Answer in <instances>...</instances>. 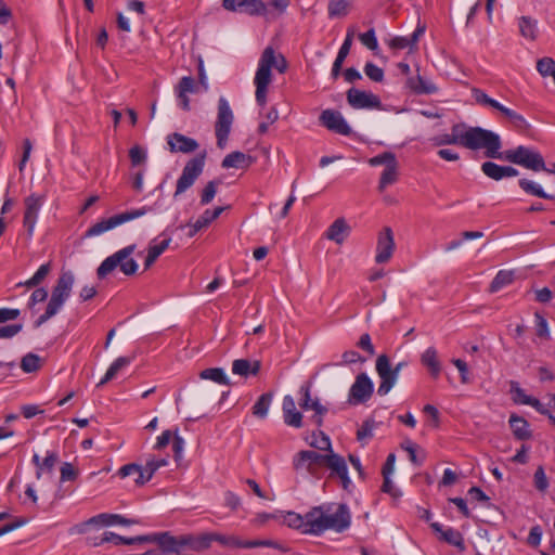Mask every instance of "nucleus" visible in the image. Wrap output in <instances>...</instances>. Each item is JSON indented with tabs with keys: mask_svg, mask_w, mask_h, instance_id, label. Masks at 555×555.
<instances>
[{
	"mask_svg": "<svg viewBox=\"0 0 555 555\" xmlns=\"http://www.w3.org/2000/svg\"><path fill=\"white\" fill-rule=\"evenodd\" d=\"M494 139L491 130L461 122L453 125L450 133L434 135L429 141L434 146L457 144L472 151L482 150L485 153L487 147H492V140Z\"/></svg>",
	"mask_w": 555,
	"mask_h": 555,
	"instance_id": "1",
	"label": "nucleus"
},
{
	"mask_svg": "<svg viewBox=\"0 0 555 555\" xmlns=\"http://www.w3.org/2000/svg\"><path fill=\"white\" fill-rule=\"evenodd\" d=\"M310 534L320 535L327 530L344 532L351 525L349 507L343 503L314 506L308 512Z\"/></svg>",
	"mask_w": 555,
	"mask_h": 555,
	"instance_id": "2",
	"label": "nucleus"
},
{
	"mask_svg": "<svg viewBox=\"0 0 555 555\" xmlns=\"http://www.w3.org/2000/svg\"><path fill=\"white\" fill-rule=\"evenodd\" d=\"M491 134L495 139L492 140V147L486 149L485 156L487 158L505 160L521 166L526 169L532 170L534 172H547L548 168L545 165L544 158L537 149L526 145H518L515 149L501 152V137L493 131H491Z\"/></svg>",
	"mask_w": 555,
	"mask_h": 555,
	"instance_id": "3",
	"label": "nucleus"
},
{
	"mask_svg": "<svg viewBox=\"0 0 555 555\" xmlns=\"http://www.w3.org/2000/svg\"><path fill=\"white\" fill-rule=\"evenodd\" d=\"M275 68L279 73L284 74L287 69V62L281 53H276L272 47H267L259 61L255 74L254 83L256 87L255 99L259 106L264 107L267 104V93L269 85L272 81L271 69Z\"/></svg>",
	"mask_w": 555,
	"mask_h": 555,
	"instance_id": "4",
	"label": "nucleus"
},
{
	"mask_svg": "<svg viewBox=\"0 0 555 555\" xmlns=\"http://www.w3.org/2000/svg\"><path fill=\"white\" fill-rule=\"evenodd\" d=\"M75 284V275L72 271H62L52 287L51 296L46 307V311L35 322V327L41 326L51 318L56 315L70 297L73 286Z\"/></svg>",
	"mask_w": 555,
	"mask_h": 555,
	"instance_id": "5",
	"label": "nucleus"
},
{
	"mask_svg": "<svg viewBox=\"0 0 555 555\" xmlns=\"http://www.w3.org/2000/svg\"><path fill=\"white\" fill-rule=\"evenodd\" d=\"M135 248L137 245L131 244L106 257L96 269L98 278L104 279L117 268L127 276L134 275L139 270V263L132 257Z\"/></svg>",
	"mask_w": 555,
	"mask_h": 555,
	"instance_id": "6",
	"label": "nucleus"
},
{
	"mask_svg": "<svg viewBox=\"0 0 555 555\" xmlns=\"http://www.w3.org/2000/svg\"><path fill=\"white\" fill-rule=\"evenodd\" d=\"M152 211V207L143 206L140 208L127 210L117 215H114L107 219H102L99 222L91 225L85 233V237H93L103 234L106 231L115 229L126 222L141 218Z\"/></svg>",
	"mask_w": 555,
	"mask_h": 555,
	"instance_id": "7",
	"label": "nucleus"
},
{
	"mask_svg": "<svg viewBox=\"0 0 555 555\" xmlns=\"http://www.w3.org/2000/svg\"><path fill=\"white\" fill-rule=\"evenodd\" d=\"M233 121L234 114L228 100L224 96H220L218 100V112L215 122V134L218 147H225Z\"/></svg>",
	"mask_w": 555,
	"mask_h": 555,
	"instance_id": "8",
	"label": "nucleus"
},
{
	"mask_svg": "<svg viewBox=\"0 0 555 555\" xmlns=\"http://www.w3.org/2000/svg\"><path fill=\"white\" fill-rule=\"evenodd\" d=\"M325 454L312 450H302L293 457V467L297 473H306L314 478H321Z\"/></svg>",
	"mask_w": 555,
	"mask_h": 555,
	"instance_id": "9",
	"label": "nucleus"
},
{
	"mask_svg": "<svg viewBox=\"0 0 555 555\" xmlns=\"http://www.w3.org/2000/svg\"><path fill=\"white\" fill-rule=\"evenodd\" d=\"M206 160V151L201 152L195 157L191 158L182 169V173L177 180L175 197L184 193L190 189L196 179L202 175Z\"/></svg>",
	"mask_w": 555,
	"mask_h": 555,
	"instance_id": "10",
	"label": "nucleus"
},
{
	"mask_svg": "<svg viewBox=\"0 0 555 555\" xmlns=\"http://www.w3.org/2000/svg\"><path fill=\"white\" fill-rule=\"evenodd\" d=\"M209 546L212 542H218L229 548H253L256 546H268L272 547L278 552H286V548L278 542L270 540H241L235 535H223L219 533L208 532Z\"/></svg>",
	"mask_w": 555,
	"mask_h": 555,
	"instance_id": "11",
	"label": "nucleus"
},
{
	"mask_svg": "<svg viewBox=\"0 0 555 555\" xmlns=\"http://www.w3.org/2000/svg\"><path fill=\"white\" fill-rule=\"evenodd\" d=\"M404 366L403 362H400L396 367H391L390 361L386 354H380L376 360V372L380 378V383L377 389L379 396L387 395L390 389L395 386L400 370Z\"/></svg>",
	"mask_w": 555,
	"mask_h": 555,
	"instance_id": "12",
	"label": "nucleus"
},
{
	"mask_svg": "<svg viewBox=\"0 0 555 555\" xmlns=\"http://www.w3.org/2000/svg\"><path fill=\"white\" fill-rule=\"evenodd\" d=\"M299 392L301 393V398L299 400V406L307 411L313 410L314 414L310 417L312 424H314L318 428L323 425V416L327 413V409L321 404L318 398H311V386L304 385L300 387Z\"/></svg>",
	"mask_w": 555,
	"mask_h": 555,
	"instance_id": "13",
	"label": "nucleus"
},
{
	"mask_svg": "<svg viewBox=\"0 0 555 555\" xmlns=\"http://www.w3.org/2000/svg\"><path fill=\"white\" fill-rule=\"evenodd\" d=\"M324 466L331 470V477L339 478L343 488L345 490H349L352 482L348 474L346 460L341 455L335 453L334 451L325 453Z\"/></svg>",
	"mask_w": 555,
	"mask_h": 555,
	"instance_id": "14",
	"label": "nucleus"
},
{
	"mask_svg": "<svg viewBox=\"0 0 555 555\" xmlns=\"http://www.w3.org/2000/svg\"><path fill=\"white\" fill-rule=\"evenodd\" d=\"M347 102L356 109L382 108V101L376 94L356 88H351L347 91Z\"/></svg>",
	"mask_w": 555,
	"mask_h": 555,
	"instance_id": "15",
	"label": "nucleus"
},
{
	"mask_svg": "<svg viewBox=\"0 0 555 555\" xmlns=\"http://www.w3.org/2000/svg\"><path fill=\"white\" fill-rule=\"evenodd\" d=\"M44 197L37 194H30L24 201L25 211L23 223L27 229V233L29 236L34 234V230L38 220L39 211L43 205Z\"/></svg>",
	"mask_w": 555,
	"mask_h": 555,
	"instance_id": "16",
	"label": "nucleus"
},
{
	"mask_svg": "<svg viewBox=\"0 0 555 555\" xmlns=\"http://www.w3.org/2000/svg\"><path fill=\"white\" fill-rule=\"evenodd\" d=\"M321 124L330 131L341 135H349L351 128L341 115L340 112L335 109H324L320 115Z\"/></svg>",
	"mask_w": 555,
	"mask_h": 555,
	"instance_id": "17",
	"label": "nucleus"
},
{
	"mask_svg": "<svg viewBox=\"0 0 555 555\" xmlns=\"http://www.w3.org/2000/svg\"><path fill=\"white\" fill-rule=\"evenodd\" d=\"M222 5L228 11L248 15H262L267 10V5L262 0H223Z\"/></svg>",
	"mask_w": 555,
	"mask_h": 555,
	"instance_id": "18",
	"label": "nucleus"
},
{
	"mask_svg": "<svg viewBox=\"0 0 555 555\" xmlns=\"http://www.w3.org/2000/svg\"><path fill=\"white\" fill-rule=\"evenodd\" d=\"M374 385L371 378L361 373L356 377L349 390V401L352 403L365 402L373 393Z\"/></svg>",
	"mask_w": 555,
	"mask_h": 555,
	"instance_id": "19",
	"label": "nucleus"
},
{
	"mask_svg": "<svg viewBox=\"0 0 555 555\" xmlns=\"http://www.w3.org/2000/svg\"><path fill=\"white\" fill-rule=\"evenodd\" d=\"M395 238L393 233L390 228H385L377 237L376 245V255L375 261L376 263H386L392 257L395 250Z\"/></svg>",
	"mask_w": 555,
	"mask_h": 555,
	"instance_id": "20",
	"label": "nucleus"
},
{
	"mask_svg": "<svg viewBox=\"0 0 555 555\" xmlns=\"http://www.w3.org/2000/svg\"><path fill=\"white\" fill-rule=\"evenodd\" d=\"M198 86L195 81V79L191 76H184L180 79L179 83L175 88V92L178 99L179 106L183 111H190V99L189 93H196L198 92Z\"/></svg>",
	"mask_w": 555,
	"mask_h": 555,
	"instance_id": "21",
	"label": "nucleus"
},
{
	"mask_svg": "<svg viewBox=\"0 0 555 555\" xmlns=\"http://www.w3.org/2000/svg\"><path fill=\"white\" fill-rule=\"evenodd\" d=\"M139 524V520L137 519H130L126 518L122 515L119 514H109V513H102L99 515H95L87 520L86 525H94L100 527H111V526H131Z\"/></svg>",
	"mask_w": 555,
	"mask_h": 555,
	"instance_id": "22",
	"label": "nucleus"
},
{
	"mask_svg": "<svg viewBox=\"0 0 555 555\" xmlns=\"http://www.w3.org/2000/svg\"><path fill=\"white\" fill-rule=\"evenodd\" d=\"M143 542H155L166 553H179L181 551L180 535L173 537L169 532L155 533L151 535H141Z\"/></svg>",
	"mask_w": 555,
	"mask_h": 555,
	"instance_id": "23",
	"label": "nucleus"
},
{
	"mask_svg": "<svg viewBox=\"0 0 555 555\" xmlns=\"http://www.w3.org/2000/svg\"><path fill=\"white\" fill-rule=\"evenodd\" d=\"M167 144L171 153H192L197 150L198 143L195 139L175 132L167 137Z\"/></svg>",
	"mask_w": 555,
	"mask_h": 555,
	"instance_id": "24",
	"label": "nucleus"
},
{
	"mask_svg": "<svg viewBox=\"0 0 555 555\" xmlns=\"http://www.w3.org/2000/svg\"><path fill=\"white\" fill-rule=\"evenodd\" d=\"M283 420L287 426L294 428L302 427V414L297 410L294 398L286 395L282 402Z\"/></svg>",
	"mask_w": 555,
	"mask_h": 555,
	"instance_id": "25",
	"label": "nucleus"
},
{
	"mask_svg": "<svg viewBox=\"0 0 555 555\" xmlns=\"http://www.w3.org/2000/svg\"><path fill=\"white\" fill-rule=\"evenodd\" d=\"M481 171L485 176L494 181L517 177L519 175V171L515 167L501 166L490 160L481 164Z\"/></svg>",
	"mask_w": 555,
	"mask_h": 555,
	"instance_id": "26",
	"label": "nucleus"
},
{
	"mask_svg": "<svg viewBox=\"0 0 555 555\" xmlns=\"http://www.w3.org/2000/svg\"><path fill=\"white\" fill-rule=\"evenodd\" d=\"M225 209V207H216L214 209H206L194 222H189L186 227L190 229L188 236L193 237L202 229L207 228L214 220H216Z\"/></svg>",
	"mask_w": 555,
	"mask_h": 555,
	"instance_id": "27",
	"label": "nucleus"
},
{
	"mask_svg": "<svg viewBox=\"0 0 555 555\" xmlns=\"http://www.w3.org/2000/svg\"><path fill=\"white\" fill-rule=\"evenodd\" d=\"M181 550H190L193 552H203L209 548L208 532L198 534H182L180 535Z\"/></svg>",
	"mask_w": 555,
	"mask_h": 555,
	"instance_id": "28",
	"label": "nucleus"
},
{
	"mask_svg": "<svg viewBox=\"0 0 555 555\" xmlns=\"http://www.w3.org/2000/svg\"><path fill=\"white\" fill-rule=\"evenodd\" d=\"M164 238L158 241L154 238L150 242L147 247V254L144 260V268L149 269L157 260V258L169 247L171 237L165 236V233L160 234Z\"/></svg>",
	"mask_w": 555,
	"mask_h": 555,
	"instance_id": "29",
	"label": "nucleus"
},
{
	"mask_svg": "<svg viewBox=\"0 0 555 555\" xmlns=\"http://www.w3.org/2000/svg\"><path fill=\"white\" fill-rule=\"evenodd\" d=\"M279 520L286 524L289 528L300 530L302 533L310 534V524L308 520V513L304 516L295 512H279Z\"/></svg>",
	"mask_w": 555,
	"mask_h": 555,
	"instance_id": "30",
	"label": "nucleus"
},
{
	"mask_svg": "<svg viewBox=\"0 0 555 555\" xmlns=\"http://www.w3.org/2000/svg\"><path fill=\"white\" fill-rule=\"evenodd\" d=\"M353 37H354V30L352 28H349L347 30V34H346V38L343 42V44L340 46L339 50H338V53H337V56L333 63V67H332V77L334 79H336L339 74H340V70H341V66H343V63L344 61L346 60V57L348 56L349 52H350V49H351V46H352V41H353Z\"/></svg>",
	"mask_w": 555,
	"mask_h": 555,
	"instance_id": "31",
	"label": "nucleus"
},
{
	"mask_svg": "<svg viewBox=\"0 0 555 555\" xmlns=\"http://www.w3.org/2000/svg\"><path fill=\"white\" fill-rule=\"evenodd\" d=\"M144 538L134 537V538H125L112 531H105L100 538H96L92 541L93 545H103L105 543L113 545H124V544H134L143 542Z\"/></svg>",
	"mask_w": 555,
	"mask_h": 555,
	"instance_id": "32",
	"label": "nucleus"
},
{
	"mask_svg": "<svg viewBox=\"0 0 555 555\" xmlns=\"http://www.w3.org/2000/svg\"><path fill=\"white\" fill-rule=\"evenodd\" d=\"M431 528L435 532L440 534V539L448 542L451 545L457 546L460 551H463V537L462 534L453 529V528H447L443 529V526L439 522H433Z\"/></svg>",
	"mask_w": 555,
	"mask_h": 555,
	"instance_id": "33",
	"label": "nucleus"
},
{
	"mask_svg": "<svg viewBox=\"0 0 555 555\" xmlns=\"http://www.w3.org/2000/svg\"><path fill=\"white\" fill-rule=\"evenodd\" d=\"M260 371L259 361H249L247 359H236L232 363V373L243 377L257 375Z\"/></svg>",
	"mask_w": 555,
	"mask_h": 555,
	"instance_id": "34",
	"label": "nucleus"
},
{
	"mask_svg": "<svg viewBox=\"0 0 555 555\" xmlns=\"http://www.w3.org/2000/svg\"><path fill=\"white\" fill-rule=\"evenodd\" d=\"M406 86L416 94H434L438 91V88L435 83L424 79L420 75L415 77H409L406 80Z\"/></svg>",
	"mask_w": 555,
	"mask_h": 555,
	"instance_id": "35",
	"label": "nucleus"
},
{
	"mask_svg": "<svg viewBox=\"0 0 555 555\" xmlns=\"http://www.w3.org/2000/svg\"><path fill=\"white\" fill-rule=\"evenodd\" d=\"M253 163V158L249 155L244 154L243 152H232L228 154L222 163L221 166L225 169L229 168H248Z\"/></svg>",
	"mask_w": 555,
	"mask_h": 555,
	"instance_id": "36",
	"label": "nucleus"
},
{
	"mask_svg": "<svg viewBox=\"0 0 555 555\" xmlns=\"http://www.w3.org/2000/svg\"><path fill=\"white\" fill-rule=\"evenodd\" d=\"M349 232V227L345 219H336L327 229L326 237L337 244H341Z\"/></svg>",
	"mask_w": 555,
	"mask_h": 555,
	"instance_id": "37",
	"label": "nucleus"
},
{
	"mask_svg": "<svg viewBox=\"0 0 555 555\" xmlns=\"http://www.w3.org/2000/svg\"><path fill=\"white\" fill-rule=\"evenodd\" d=\"M132 357H118L107 369L105 375L103 378L99 382L98 387L103 386L104 384L108 383L113 378H115L120 371L126 369L130 365L132 362Z\"/></svg>",
	"mask_w": 555,
	"mask_h": 555,
	"instance_id": "38",
	"label": "nucleus"
},
{
	"mask_svg": "<svg viewBox=\"0 0 555 555\" xmlns=\"http://www.w3.org/2000/svg\"><path fill=\"white\" fill-rule=\"evenodd\" d=\"M422 364L426 366L430 374L436 378L439 376L441 371L440 361L438 359V353L436 348L429 347L427 348L422 357H421Z\"/></svg>",
	"mask_w": 555,
	"mask_h": 555,
	"instance_id": "39",
	"label": "nucleus"
},
{
	"mask_svg": "<svg viewBox=\"0 0 555 555\" xmlns=\"http://www.w3.org/2000/svg\"><path fill=\"white\" fill-rule=\"evenodd\" d=\"M509 426L514 436L519 440H526L531 437L528 422L520 416L512 415L509 417Z\"/></svg>",
	"mask_w": 555,
	"mask_h": 555,
	"instance_id": "40",
	"label": "nucleus"
},
{
	"mask_svg": "<svg viewBox=\"0 0 555 555\" xmlns=\"http://www.w3.org/2000/svg\"><path fill=\"white\" fill-rule=\"evenodd\" d=\"M473 98L477 104L495 109L501 114L505 108L504 105H502L496 100L490 98L485 91L480 89H473Z\"/></svg>",
	"mask_w": 555,
	"mask_h": 555,
	"instance_id": "41",
	"label": "nucleus"
},
{
	"mask_svg": "<svg viewBox=\"0 0 555 555\" xmlns=\"http://www.w3.org/2000/svg\"><path fill=\"white\" fill-rule=\"evenodd\" d=\"M515 274L509 270H500L494 279L492 280L489 291L491 293H496L503 287L509 285L514 281Z\"/></svg>",
	"mask_w": 555,
	"mask_h": 555,
	"instance_id": "42",
	"label": "nucleus"
},
{
	"mask_svg": "<svg viewBox=\"0 0 555 555\" xmlns=\"http://www.w3.org/2000/svg\"><path fill=\"white\" fill-rule=\"evenodd\" d=\"M52 270L51 262H47L41 264L38 270L34 273V275L25 281L24 283H18L17 286H26L28 288H33L41 284V282L49 275Z\"/></svg>",
	"mask_w": 555,
	"mask_h": 555,
	"instance_id": "43",
	"label": "nucleus"
},
{
	"mask_svg": "<svg viewBox=\"0 0 555 555\" xmlns=\"http://www.w3.org/2000/svg\"><path fill=\"white\" fill-rule=\"evenodd\" d=\"M202 379H209L219 385H230V379L221 367L205 369L199 373Z\"/></svg>",
	"mask_w": 555,
	"mask_h": 555,
	"instance_id": "44",
	"label": "nucleus"
},
{
	"mask_svg": "<svg viewBox=\"0 0 555 555\" xmlns=\"http://www.w3.org/2000/svg\"><path fill=\"white\" fill-rule=\"evenodd\" d=\"M398 180V163L395 162L388 167H385L380 175L378 189L384 191L388 185L393 184Z\"/></svg>",
	"mask_w": 555,
	"mask_h": 555,
	"instance_id": "45",
	"label": "nucleus"
},
{
	"mask_svg": "<svg viewBox=\"0 0 555 555\" xmlns=\"http://www.w3.org/2000/svg\"><path fill=\"white\" fill-rule=\"evenodd\" d=\"M518 183H519V186L521 188V190L524 192H526L527 194L534 195V196H538L540 198H545V199L554 198L553 195L545 193L544 190L541 188V185H539L538 183H535L531 180L524 178V179H520Z\"/></svg>",
	"mask_w": 555,
	"mask_h": 555,
	"instance_id": "46",
	"label": "nucleus"
},
{
	"mask_svg": "<svg viewBox=\"0 0 555 555\" xmlns=\"http://www.w3.org/2000/svg\"><path fill=\"white\" fill-rule=\"evenodd\" d=\"M309 444L312 448L326 451L327 453L333 451L330 437L321 430L312 433Z\"/></svg>",
	"mask_w": 555,
	"mask_h": 555,
	"instance_id": "47",
	"label": "nucleus"
},
{
	"mask_svg": "<svg viewBox=\"0 0 555 555\" xmlns=\"http://www.w3.org/2000/svg\"><path fill=\"white\" fill-rule=\"evenodd\" d=\"M519 30L525 38L534 40L538 33L537 21L528 16H522L519 20Z\"/></svg>",
	"mask_w": 555,
	"mask_h": 555,
	"instance_id": "48",
	"label": "nucleus"
},
{
	"mask_svg": "<svg viewBox=\"0 0 555 555\" xmlns=\"http://www.w3.org/2000/svg\"><path fill=\"white\" fill-rule=\"evenodd\" d=\"M272 402L271 393H262L253 406V413L257 417L264 418L268 415Z\"/></svg>",
	"mask_w": 555,
	"mask_h": 555,
	"instance_id": "49",
	"label": "nucleus"
},
{
	"mask_svg": "<svg viewBox=\"0 0 555 555\" xmlns=\"http://www.w3.org/2000/svg\"><path fill=\"white\" fill-rule=\"evenodd\" d=\"M377 428V422L373 418L365 420L357 430V439L361 442L371 439L374 436V430Z\"/></svg>",
	"mask_w": 555,
	"mask_h": 555,
	"instance_id": "50",
	"label": "nucleus"
},
{
	"mask_svg": "<svg viewBox=\"0 0 555 555\" xmlns=\"http://www.w3.org/2000/svg\"><path fill=\"white\" fill-rule=\"evenodd\" d=\"M502 115L505 116L515 128L525 130L529 127L528 121L526 118L517 113L516 111H513L505 106L504 111L502 112Z\"/></svg>",
	"mask_w": 555,
	"mask_h": 555,
	"instance_id": "51",
	"label": "nucleus"
},
{
	"mask_svg": "<svg viewBox=\"0 0 555 555\" xmlns=\"http://www.w3.org/2000/svg\"><path fill=\"white\" fill-rule=\"evenodd\" d=\"M347 0H330L327 4V13L330 17L345 16L347 14Z\"/></svg>",
	"mask_w": 555,
	"mask_h": 555,
	"instance_id": "52",
	"label": "nucleus"
},
{
	"mask_svg": "<svg viewBox=\"0 0 555 555\" xmlns=\"http://www.w3.org/2000/svg\"><path fill=\"white\" fill-rule=\"evenodd\" d=\"M21 367L26 373L36 372L40 367V358L35 353H27L21 361Z\"/></svg>",
	"mask_w": 555,
	"mask_h": 555,
	"instance_id": "53",
	"label": "nucleus"
},
{
	"mask_svg": "<svg viewBox=\"0 0 555 555\" xmlns=\"http://www.w3.org/2000/svg\"><path fill=\"white\" fill-rule=\"evenodd\" d=\"M511 392L513 395L514 402L517 404L528 405L533 397L528 396L524 389L515 382L511 383Z\"/></svg>",
	"mask_w": 555,
	"mask_h": 555,
	"instance_id": "54",
	"label": "nucleus"
},
{
	"mask_svg": "<svg viewBox=\"0 0 555 555\" xmlns=\"http://www.w3.org/2000/svg\"><path fill=\"white\" fill-rule=\"evenodd\" d=\"M279 118L278 109L272 106L267 114L264 115V120L261 121L258 126V133L264 134L269 130V126L273 125Z\"/></svg>",
	"mask_w": 555,
	"mask_h": 555,
	"instance_id": "55",
	"label": "nucleus"
},
{
	"mask_svg": "<svg viewBox=\"0 0 555 555\" xmlns=\"http://www.w3.org/2000/svg\"><path fill=\"white\" fill-rule=\"evenodd\" d=\"M218 184V181L212 180L205 185L201 194V205H208L214 199Z\"/></svg>",
	"mask_w": 555,
	"mask_h": 555,
	"instance_id": "56",
	"label": "nucleus"
},
{
	"mask_svg": "<svg viewBox=\"0 0 555 555\" xmlns=\"http://www.w3.org/2000/svg\"><path fill=\"white\" fill-rule=\"evenodd\" d=\"M359 39L361 43L365 46L367 49L372 51H376L378 49V41L374 28H371L367 31L360 34Z\"/></svg>",
	"mask_w": 555,
	"mask_h": 555,
	"instance_id": "57",
	"label": "nucleus"
},
{
	"mask_svg": "<svg viewBox=\"0 0 555 555\" xmlns=\"http://www.w3.org/2000/svg\"><path fill=\"white\" fill-rule=\"evenodd\" d=\"M129 157L132 166H139L146 162V151L139 145H134L129 150Z\"/></svg>",
	"mask_w": 555,
	"mask_h": 555,
	"instance_id": "58",
	"label": "nucleus"
},
{
	"mask_svg": "<svg viewBox=\"0 0 555 555\" xmlns=\"http://www.w3.org/2000/svg\"><path fill=\"white\" fill-rule=\"evenodd\" d=\"M395 162H397L396 155L391 152H384L369 159V164L374 167L379 165L388 167Z\"/></svg>",
	"mask_w": 555,
	"mask_h": 555,
	"instance_id": "59",
	"label": "nucleus"
},
{
	"mask_svg": "<svg viewBox=\"0 0 555 555\" xmlns=\"http://www.w3.org/2000/svg\"><path fill=\"white\" fill-rule=\"evenodd\" d=\"M364 74L375 82H382L384 80V70L374 63L369 62L365 64Z\"/></svg>",
	"mask_w": 555,
	"mask_h": 555,
	"instance_id": "60",
	"label": "nucleus"
},
{
	"mask_svg": "<svg viewBox=\"0 0 555 555\" xmlns=\"http://www.w3.org/2000/svg\"><path fill=\"white\" fill-rule=\"evenodd\" d=\"M534 487L537 490L544 492L548 488V480L542 466H539L534 472Z\"/></svg>",
	"mask_w": 555,
	"mask_h": 555,
	"instance_id": "61",
	"label": "nucleus"
},
{
	"mask_svg": "<svg viewBox=\"0 0 555 555\" xmlns=\"http://www.w3.org/2000/svg\"><path fill=\"white\" fill-rule=\"evenodd\" d=\"M534 318H535L537 335L541 338L548 339L550 331H548V324H547L546 319L539 313H535Z\"/></svg>",
	"mask_w": 555,
	"mask_h": 555,
	"instance_id": "62",
	"label": "nucleus"
},
{
	"mask_svg": "<svg viewBox=\"0 0 555 555\" xmlns=\"http://www.w3.org/2000/svg\"><path fill=\"white\" fill-rule=\"evenodd\" d=\"M184 447V439L178 434V430H176L172 437V451L176 461H180L182 459Z\"/></svg>",
	"mask_w": 555,
	"mask_h": 555,
	"instance_id": "63",
	"label": "nucleus"
},
{
	"mask_svg": "<svg viewBox=\"0 0 555 555\" xmlns=\"http://www.w3.org/2000/svg\"><path fill=\"white\" fill-rule=\"evenodd\" d=\"M167 464H168L167 459H160V460L153 459V460L147 461L145 464L146 478H152L158 468L166 466Z\"/></svg>",
	"mask_w": 555,
	"mask_h": 555,
	"instance_id": "64",
	"label": "nucleus"
}]
</instances>
